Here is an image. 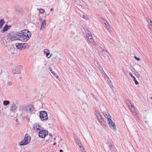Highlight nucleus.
<instances>
[{
    "mask_svg": "<svg viewBox=\"0 0 152 152\" xmlns=\"http://www.w3.org/2000/svg\"><path fill=\"white\" fill-rule=\"evenodd\" d=\"M12 83L11 82H8V84L9 86H11L12 85Z\"/></svg>",
    "mask_w": 152,
    "mask_h": 152,
    "instance_id": "obj_38",
    "label": "nucleus"
},
{
    "mask_svg": "<svg viewBox=\"0 0 152 152\" xmlns=\"http://www.w3.org/2000/svg\"><path fill=\"white\" fill-rule=\"evenodd\" d=\"M39 116L41 120L42 121H46L48 119L47 113L45 111H40Z\"/></svg>",
    "mask_w": 152,
    "mask_h": 152,
    "instance_id": "obj_3",
    "label": "nucleus"
},
{
    "mask_svg": "<svg viewBox=\"0 0 152 152\" xmlns=\"http://www.w3.org/2000/svg\"><path fill=\"white\" fill-rule=\"evenodd\" d=\"M134 74L137 76V77H140V76L138 74V73L137 72H135L134 73Z\"/></svg>",
    "mask_w": 152,
    "mask_h": 152,
    "instance_id": "obj_36",
    "label": "nucleus"
},
{
    "mask_svg": "<svg viewBox=\"0 0 152 152\" xmlns=\"http://www.w3.org/2000/svg\"><path fill=\"white\" fill-rule=\"evenodd\" d=\"M31 140V137L29 135L26 134L22 141L19 143L20 145H26L29 144Z\"/></svg>",
    "mask_w": 152,
    "mask_h": 152,
    "instance_id": "obj_2",
    "label": "nucleus"
},
{
    "mask_svg": "<svg viewBox=\"0 0 152 152\" xmlns=\"http://www.w3.org/2000/svg\"><path fill=\"white\" fill-rule=\"evenodd\" d=\"M103 113L104 116L107 119L108 121L111 119V117L109 113L106 112L105 111L103 112Z\"/></svg>",
    "mask_w": 152,
    "mask_h": 152,
    "instance_id": "obj_10",
    "label": "nucleus"
},
{
    "mask_svg": "<svg viewBox=\"0 0 152 152\" xmlns=\"http://www.w3.org/2000/svg\"><path fill=\"white\" fill-rule=\"evenodd\" d=\"M54 10V9L53 8H51L50 9V11H53Z\"/></svg>",
    "mask_w": 152,
    "mask_h": 152,
    "instance_id": "obj_42",
    "label": "nucleus"
},
{
    "mask_svg": "<svg viewBox=\"0 0 152 152\" xmlns=\"http://www.w3.org/2000/svg\"><path fill=\"white\" fill-rule=\"evenodd\" d=\"M46 25V21L45 20H43L42 23L41 25V27L40 28V31L43 30L45 28Z\"/></svg>",
    "mask_w": 152,
    "mask_h": 152,
    "instance_id": "obj_9",
    "label": "nucleus"
},
{
    "mask_svg": "<svg viewBox=\"0 0 152 152\" xmlns=\"http://www.w3.org/2000/svg\"><path fill=\"white\" fill-rule=\"evenodd\" d=\"M99 50L100 52H102L103 54H105V52L104 51V50L102 47H99Z\"/></svg>",
    "mask_w": 152,
    "mask_h": 152,
    "instance_id": "obj_22",
    "label": "nucleus"
},
{
    "mask_svg": "<svg viewBox=\"0 0 152 152\" xmlns=\"http://www.w3.org/2000/svg\"><path fill=\"white\" fill-rule=\"evenodd\" d=\"M109 146L110 147V149L111 150V148L112 147L113 145L111 142H108Z\"/></svg>",
    "mask_w": 152,
    "mask_h": 152,
    "instance_id": "obj_32",
    "label": "nucleus"
},
{
    "mask_svg": "<svg viewBox=\"0 0 152 152\" xmlns=\"http://www.w3.org/2000/svg\"><path fill=\"white\" fill-rule=\"evenodd\" d=\"M107 81L109 82V83L110 82H111L110 80V79L109 77L107 75Z\"/></svg>",
    "mask_w": 152,
    "mask_h": 152,
    "instance_id": "obj_37",
    "label": "nucleus"
},
{
    "mask_svg": "<svg viewBox=\"0 0 152 152\" xmlns=\"http://www.w3.org/2000/svg\"><path fill=\"white\" fill-rule=\"evenodd\" d=\"M17 35L18 37L19 40L23 42H26L31 37V32L28 30H24L17 32Z\"/></svg>",
    "mask_w": 152,
    "mask_h": 152,
    "instance_id": "obj_1",
    "label": "nucleus"
},
{
    "mask_svg": "<svg viewBox=\"0 0 152 152\" xmlns=\"http://www.w3.org/2000/svg\"><path fill=\"white\" fill-rule=\"evenodd\" d=\"M49 70L51 71V73H52V72H53V70H52V69L51 68V67H49Z\"/></svg>",
    "mask_w": 152,
    "mask_h": 152,
    "instance_id": "obj_40",
    "label": "nucleus"
},
{
    "mask_svg": "<svg viewBox=\"0 0 152 152\" xmlns=\"http://www.w3.org/2000/svg\"><path fill=\"white\" fill-rule=\"evenodd\" d=\"M33 106L31 104H29L27 106L25 107L23 109L24 111L28 113H31L34 110Z\"/></svg>",
    "mask_w": 152,
    "mask_h": 152,
    "instance_id": "obj_7",
    "label": "nucleus"
},
{
    "mask_svg": "<svg viewBox=\"0 0 152 152\" xmlns=\"http://www.w3.org/2000/svg\"><path fill=\"white\" fill-rule=\"evenodd\" d=\"M103 21L104 24L107 26L108 28H110V25L105 20L103 19Z\"/></svg>",
    "mask_w": 152,
    "mask_h": 152,
    "instance_id": "obj_18",
    "label": "nucleus"
},
{
    "mask_svg": "<svg viewBox=\"0 0 152 152\" xmlns=\"http://www.w3.org/2000/svg\"><path fill=\"white\" fill-rule=\"evenodd\" d=\"M8 27L7 25H6L3 28V29L1 31V32L4 33L7 31L8 29Z\"/></svg>",
    "mask_w": 152,
    "mask_h": 152,
    "instance_id": "obj_13",
    "label": "nucleus"
},
{
    "mask_svg": "<svg viewBox=\"0 0 152 152\" xmlns=\"http://www.w3.org/2000/svg\"><path fill=\"white\" fill-rule=\"evenodd\" d=\"M56 142L54 143L53 144V145H55L56 144Z\"/></svg>",
    "mask_w": 152,
    "mask_h": 152,
    "instance_id": "obj_45",
    "label": "nucleus"
},
{
    "mask_svg": "<svg viewBox=\"0 0 152 152\" xmlns=\"http://www.w3.org/2000/svg\"><path fill=\"white\" fill-rule=\"evenodd\" d=\"M151 99H152V97H151Z\"/></svg>",
    "mask_w": 152,
    "mask_h": 152,
    "instance_id": "obj_47",
    "label": "nucleus"
},
{
    "mask_svg": "<svg viewBox=\"0 0 152 152\" xmlns=\"http://www.w3.org/2000/svg\"><path fill=\"white\" fill-rule=\"evenodd\" d=\"M40 126L39 125V137L41 138H44L48 134V132H46V130L44 129L40 130L39 127Z\"/></svg>",
    "mask_w": 152,
    "mask_h": 152,
    "instance_id": "obj_5",
    "label": "nucleus"
},
{
    "mask_svg": "<svg viewBox=\"0 0 152 152\" xmlns=\"http://www.w3.org/2000/svg\"><path fill=\"white\" fill-rule=\"evenodd\" d=\"M75 141L78 145H79L81 143L80 142V140L78 138H75Z\"/></svg>",
    "mask_w": 152,
    "mask_h": 152,
    "instance_id": "obj_26",
    "label": "nucleus"
},
{
    "mask_svg": "<svg viewBox=\"0 0 152 152\" xmlns=\"http://www.w3.org/2000/svg\"><path fill=\"white\" fill-rule=\"evenodd\" d=\"M4 23V20L3 19L0 20V29L2 28Z\"/></svg>",
    "mask_w": 152,
    "mask_h": 152,
    "instance_id": "obj_16",
    "label": "nucleus"
},
{
    "mask_svg": "<svg viewBox=\"0 0 152 152\" xmlns=\"http://www.w3.org/2000/svg\"><path fill=\"white\" fill-rule=\"evenodd\" d=\"M108 123L110 128L114 131H115L116 130V126L112 120L111 119L108 121Z\"/></svg>",
    "mask_w": 152,
    "mask_h": 152,
    "instance_id": "obj_8",
    "label": "nucleus"
},
{
    "mask_svg": "<svg viewBox=\"0 0 152 152\" xmlns=\"http://www.w3.org/2000/svg\"><path fill=\"white\" fill-rule=\"evenodd\" d=\"M86 36L88 40L90 38L91 39L93 37L91 34H90L88 33L86 34Z\"/></svg>",
    "mask_w": 152,
    "mask_h": 152,
    "instance_id": "obj_21",
    "label": "nucleus"
},
{
    "mask_svg": "<svg viewBox=\"0 0 152 152\" xmlns=\"http://www.w3.org/2000/svg\"><path fill=\"white\" fill-rule=\"evenodd\" d=\"M133 113V114L134 115V116L135 118H137L138 117V115L137 114V113L136 112V111H135L134 112H132Z\"/></svg>",
    "mask_w": 152,
    "mask_h": 152,
    "instance_id": "obj_27",
    "label": "nucleus"
},
{
    "mask_svg": "<svg viewBox=\"0 0 152 152\" xmlns=\"http://www.w3.org/2000/svg\"><path fill=\"white\" fill-rule=\"evenodd\" d=\"M148 28H150V27H149V26L148 25Z\"/></svg>",
    "mask_w": 152,
    "mask_h": 152,
    "instance_id": "obj_46",
    "label": "nucleus"
},
{
    "mask_svg": "<svg viewBox=\"0 0 152 152\" xmlns=\"http://www.w3.org/2000/svg\"><path fill=\"white\" fill-rule=\"evenodd\" d=\"M147 22L148 23H149L150 22V23H151V24L152 23V21L150 19H149V18H148L147 19Z\"/></svg>",
    "mask_w": 152,
    "mask_h": 152,
    "instance_id": "obj_35",
    "label": "nucleus"
},
{
    "mask_svg": "<svg viewBox=\"0 0 152 152\" xmlns=\"http://www.w3.org/2000/svg\"><path fill=\"white\" fill-rule=\"evenodd\" d=\"M39 12L40 14H43L45 12V10L43 9L40 8L39 9Z\"/></svg>",
    "mask_w": 152,
    "mask_h": 152,
    "instance_id": "obj_23",
    "label": "nucleus"
},
{
    "mask_svg": "<svg viewBox=\"0 0 152 152\" xmlns=\"http://www.w3.org/2000/svg\"><path fill=\"white\" fill-rule=\"evenodd\" d=\"M103 72H104V73L103 74L104 75H105L107 76V75H106V74L105 73V72L103 71Z\"/></svg>",
    "mask_w": 152,
    "mask_h": 152,
    "instance_id": "obj_41",
    "label": "nucleus"
},
{
    "mask_svg": "<svg viewBox=\"0 0 152 152\" xmlns=\"http://www.w3.org/2000/svg\"><path fill=\"white\" fill-rule=\"evenodd\" d=\"M134 78V82H135V84L136 85H137L139 84V83L136 80V78L135 77H133V78Z\"/></svg>",
    "mask_w": 152,
    "mask_h": 152,
    "instance_id": "obj_30",
    "label": "nucleus"
},
{
    "mask_svg": "<svg viewBox=\"0 0 152 152\" xmlns=\"http://www.w3.org/2000/svg\"><path fill=\"white\" fill-rule=\"evenodd\" d=\"M17 108V106L15 104H13L11 107V110L12 111H14Z\"/></svg>",
    "mask_w": 152,
    "mask_h": 152,
    "instance_id": "obj_17",
    "label": "nucleus"
},
{
    "mask_svg": "<svg viewBox=\"0 0 152 152\" xmlns=\"http://www.w3.org/2000/svg\"><path fill=\"white\" fill-rule=\"evenodd\" d=\"M22 68V66H18L13 69L12 71L14 74H18L21 72V70Z\"/></svg>",
    "mask_w": 152,
    "mask_h": 152,
    "instance_id": "obj_6",
    "label": "nucleus"
},
{
    "mask_svg": "<svg viewBox=\"0 0 152 152\" xmlns=\"http://www.w3.org/2000/svg\"><path fill=\"white\" fill-rule=\"evenodd\" d=\"M32 130L36 132L38 131V126L37 124H35L33 125V128Z\"/></svg>",
    "mask_w": 152,
    "mask_h": 152,
    "instance_id": "obj_14",
    "label": "nucleus"
},
{
    "mask_svg": "<svg viewBox=\"0 0 152 152\" xmlns=\"http://www.w3.org/2000/svg\"><path fill=\"white\" fill-rule=\"evenodd\" d=\"M82 18L86 20L88 19V18L87 16L85 15H83L82 16Z\"/></svg>",
    "mask_w": 152,
    "mask_h": 152,
    "instance_id": "obj_29",
    "label": "nucleus"
},
{
    "mask_svg": "<svg viewBox=\"0 0 152 152\" xmlns=\"http://www.w3.org/2000/svg\"><path fill=\"white\" fill-rule=\"evenodd\" d=\"M44 54L46 55L47 57L48 58H49L51 57V56H49V55H50V53L49 52V51L48 50V49H45L44 50Z\"/></svg>",
    "mask_w": 152,
    "mask_h": 152,
    "instance_id": "obj_12",
    "label": "nucleus"
},
{
    "mask_svg": "<svg viewBox=\"0 0 152 152\" xmlns=\"http://www.w3.org/2000/svg\"><path fill=\"white\" fill-rule=\"evenodd\" d=\"M126 102L129 107H130L131 106H132V104L128 100H126Z\"/></svg>",
    "mask_w": 152,
    "mask_h": 152,
    "instance_id": "obj_24",
    "label": "nucleus"
},
{
    "mask_svg": "<svg viewBox=\"0 0 152 152\" xmlns=\"http://www.w3.org/2000/svg\"><path fill=\"white\" fill-rule=\"evenodd\" d=\"M129 75L132 77L133 78V77H135L130 72H129Z\"/></svg>",
    "mask_w": 152,
    "mask_h": 152,
    "instance_id": "obj_39",
    "label": "nucleus"
},
{
    "mask_svg": "<svg viewBox=\"0 0 152 152\" xmlns=\"http://www.w3.org/2000/svg\"><path fill=\"white\" fill-rule=\"evenodd\" d=\"M79 147L80 148L81 150L83 151V150H84V148H83V147L81 145V144L79 145Z\"/></svg>",
    "mask_w": 152,
    "mask_h": 152,
    "instance_id": "obj_33",
    "label": "nucleus"
},
{
    "mask_svg": "<svg viewBox=\"0 0 152 152\" xmlns=\"http://www.w3.org/2000/svg\"><path fill=\"white\" fill-rule=\"evenodd\" d=\"M60 152H63V150H61V149L60 150Z\"/></svg>",
    "mask_w": 152,
    "mask_h": 152,
    "instance_id": "obj_43",
    "label": "nucleus"
},
{
    "mask_svg": "<svg viewBox=\"0 0 152 152\" xmlns=\"http://www.w3.org/2000/svg\"><path fill=\"white\" fill-rule=\"evenodd\" d=\"M49 135H50V137L51 136V138H52V137H53L52 136V134H50Z\"/></svg>",
    "mask_w": 152,
    "mask_h": 152,
    "instance_id": "obj_44",
    "label": "nucleus"
},
{
    "mask_svg": "<svg viewBox=\"0 0 152 152\" xmlns=\"http://www.w3.org/2000/svg\"><path fill=\"white\" fill-rule=\"evenodd\" d=\"M99 120V121L100 122L101 124H102L103 122H104V121L102 118V117L101 118H100V119H98Z\"/></svg>",
    "mask_w": 152,
    "mask_h": 152,
    "instance_id": "obj_31",
    "label": "nucleus"
},
{
    "mask_svg": "<svg viewBox=\"0 0 152 152\" xmlns=\"http://www.w3.org/2000/svg\"><path fill=\"white\" fill-rule=\"evenodd\" d=\"M91 43V44H93V45H95L96 44V43L94 41V39L93 38V37L92 38H90L88 40Z\"/></svg>",
    "mask_w": 152,
    "mask_h": 152,
    "instance_id": "obj_19",
    "label": "nucleus"
},
{
    "mask_svg": "<svg viewBox=\"0 0 152 152\" xmlns=\"http://www.w3.org/2000/svg\"><path fill=\"white\" fill-rule=\"evenodd\" d=\"M17 32L10 33L8 34V38L12 41L19 40L18 37L17 35Z\"/></svg>",
    "mask_w": 152,
    "mask_h": 152,
    "instance_id": "obj_4",
    "label": "nucleus"
},
{
    "mask_svg": "<svg viewBox=\"0 0 152 152\" xmlns=\"http://www.w3.org/2000/svg\"><path fill=\"white\" fill-rule=\"evenodd\" d=\"M134 58L137 61H140L141 60L140 58L137 57L136 56H134Z\"/></svg>",
    "mask_w": 152,
    "mask_h": 152,
    "instance_id": "obj_34",
    "label": "nucleus"
},
{
    "mask_svg": "<svg viewBox=\"0 0 152 152\" xmlns=\"http://www.w3.org/2000/svg\"><path fill=\"white\" fill-rule=\"evenodd\" d=\"M52 73L53 74V76L56 78L58 79H59V78L58 76L54 72H52Z\"/></svg>",
    "mask_w": 152,
    "mask_h": 152,
    "instance_id": "obj_25",
    "label": "nucleus"
},
{
    "mask_svg": "<svg viewBox=\"0 0 152 152\" xmlns=\"http://www.w3.org/2000/svg\"><path fill=\"white\" fill-rule=\"evenodd\" d=\"M130 109L131 110L132 112H134V111H136V110L134 108V107L133 106V105L132 106H131L130 107Z\"/></svg>",
    "mask_w": 152,
    "mask_h": 152,
    "instance_id": "obj_28",
    "label": "nucleus"
},
{
    "mask_svg": "<svg viewBox=\"0 0 152 152\" xmlns=\"http://www.w3.org/2000/svg\"><path fill=\"white\" fill-rule=\"evenodd\" d=\"M24 44L23 43H17L15 44V46L18 49H21L23 48Z\"/></svg>",
    "mask_w": 152,
    "mask_h": 152,
    "instance_id": "obj_11",
    "label": "nucleus"
},
{
    "mask_svg": "<svg viewBox=\"0 0 152 152\" xmlns=\"http://www.w3.org/2000/svg\"><path fill=\"white\" fill-rule=\"evenodd\" d=\"M10 103V102L8 100H5L3 102V104L4 105H7L9 104Z\"/></svg>",
    "mask_w": 152,
    "mask_h": 152,
    "instance_id": "obj_20",
    "label": "nucleus"
},
{
    "mask_svg": "<svg viewBox=\"0 0 152 152\" xmlns=\"http://www.w3.org/2000/svg\"><path fill=\"white\" fill-rule=\"evenodd\" d=\"M95 114L98 119H100L102 118L99 113L97 111H95Z\"/></svg>",
    "mask_w": 152,
    "mask_h": 152,
    "instance_id": "obj_15",
    "label": "nucleus"
}]
</instances>
